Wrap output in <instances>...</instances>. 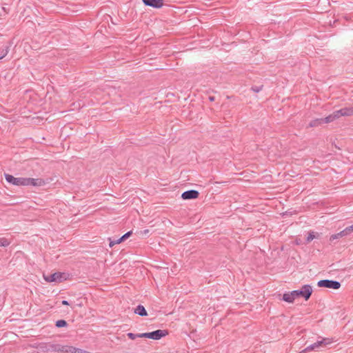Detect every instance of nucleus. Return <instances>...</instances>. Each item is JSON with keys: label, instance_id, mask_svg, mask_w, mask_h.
I'll return each mask as SVG.
<instances>
[{"label": "nucleus", "instance_id": "c756f323", "mask_svg": "<svg viewBox=\"0 0 353 353\" xmlns=\"http://www.w3.org/2000/svg\"><path fill=\"white\" fill-rule=\"evenodd\" d=\"M1 58H2V57H0V59H1Z\"/></svg>", "mask_w": 353, "mask_h": 353}, {"label": "nucleus", "instance_id": "423d86ee", "mask_svg": "<svg viewBox=\"0 0 353 353\" xmlns=\"http://www.w3.org/2000/svg\"><path fill=\"white\" fill-rule=\"evenodd\" d=\"M199 195V193L198 191L194 190H190L184 192L182 194L181 197L184 200H188V199H196V198H198Z\"/></svg>", "mask_w": 353, "mask_h": 353}, {"label": "nucleus", "instance_id": "f03ea898", "mask_svg": "<svg viewBox=\"0 0 353 353\" xmlns=\"http://www.w3.org/2000/svg\"><path fill=\"white\" fill-rule=\"evenodd\" d=\"M312 293V287L310 285H304L301 290L285 293L283 296V300L288 303H292L296 298L299 296H303L305 300H308Z\"/></svg>", "mask_w": 353, "mask_h": 353}, {"label": "nucleus", "instance_id": "412c9836", "mask_svg": "<svg viewBox=\"0 0 353 353\" xmlns=\"http://www.w3.org/2000/svg\"><path fill=\"white\" fill-rule=\"evenodd\" d=\"M127 335L132 340H134L137 338H139L138 337V334H133L132 332H129V333L127 334Z\"/></svg>", "mask_w": 353, "mask_h": 353}, {"label": "nucleus", "instance_id": "393cba45", "mask_svg": "<svg viewBox=\"0 0 353 353\" xmlns=\"http://www.w3.org/2000/svg\"><path fill=\"white\" fill-rule=\"evenodd\" d=\"M138 337L139 338H148L149 339V332L138 334Z\"/></svg>", "mask_w": 353, "mask_h": 353}, {"label": "nucleus", "instance_id": "20e7f679", "mask_svg": "<svg viewBox=\"0 0 353 353\" xmlns=\"http://www.w3.org/2000/svg\"><path fill=\"white\" fill-rule=\"evenodd\" d=\"M317 285L321 288L323 287L334 290L339 289L341 287V283L339 281L327 279L319 281Z\"/></svg>", "mask_w": 353, "mask_h": 353}, {"label": "nucleus", "instance_id": "6e6552de", "mask_svg": "<svg viewBox=\"0 0 353 353\" xmlns=\"http://www.w3.org/2000/svg\"><path fill=\"white\" fill-rule=\"evenodd\" d=\"M143 2L146 5L153 8H159L163 5V0H142Z\"/></svg>", "mask_w": 353, "mask_h": 353}, {"label": "nucleus", "instance_id": "6ab92c4d", "mask_svg": "<svg viewBox=\"0 0 353 353\" xmlns=\"http://www.w3.org/2000/svg\"><path fill=\"white\" fill-rule=\"evenodd\" d=\"M67 325V322L65 320H59L56 322V326L57 327H65Z\"/></svg>", "mask_w": 353, "mask_h": 353}, {"label": "nucleus", "instance_id": "ddd939ff", "mask_svg": "<svg viewBox=\"0 0 353 353\" xmlns=\"http://www.w3.org/2000/svg\"><path fill=\"white\" fill-rule=\"evenodd\" d=\"M345 236H347V235L344 229L343 230L341 231L340 232H339L337 234L331 235L330 237V241H333L335 239H339V238H341V237H343Z\"/></svg>", "mask_w": 353, "mask_h": 353}, {"label": "nucleus", "instance_id": "a878e982", "mask_svg": "<svg viewBox=\"0 0 353 353\" xmlns=\"http://www.w3.org/2000/svg\"><path fill=\"white\" fill-rule=\"evenodd\" d=\"M110 240V244H109V246L110 248H112L114 245L116 244H118L119 243H117V240L116 241H112L110 239H109Z\"/></svg>", "mask_w": 353, "mask_h": 353}, {"label": "nucleus", "instance_id": "2eb2a0df", "mask_svg": "<svg viewBox=\"0 0 353 353\" xmlns=\"http://www.w3.org/2000/svg\"><path fill=\"white\" fill-rule=\"evenodd\" d=\"M319 339H321V342L323 345V347H325L327 345L332 344L333 342L332 339L330 338L319 337Z\"/></svg>", "mask_w": 353, "mask_h": 353}, {"label": "nucleus", "instance_id": "0eeeda50", "mask_svg": "<svg viewBox=\"0 0 353 353\" xmlns=\"http://www.w3.org/2000/svg\"><path fill=\"white\" fill-rule=\"evenodd\" d=\"M321 347H323V345L321 344V340H319V341H317L316 342L314 343L313 344L307 346V347H305L303 350L300 352V353L309 352L312 350H319Z\"/></svg>", "mask_w": 353, "mask_h": 353}, {"label": "nucleus", "instance_id": "b1692460", "mask_svg": "<svg viewBox=\"0 0 353 353\" xmlns=\"http://www.w3.org/2000/svg\"><path fill=\"white\" fill-rule=\"evenodd\" d=\"M263 85L261 86H253L252 87V90H253L254 92H259L262 90Z\"/></svg>", "mask_w": 353, "mask_h": 353}, {"label": "nucleus", "instance_id": "7ed1b4c3", "mask_svg": "<svg viewBox=\"0 0 353 353\" xmlns=\"http://www.w3.org/2000/svg\"><path fill=\"white\" fill-rule=\"evenodd\" d=\"M48 350H50V352H61V353H84L85 351H83L81 349L76 348L72 346L69 345H61L59 344H53L50 343V346Z\"/></svg>", "mask_w": 353, "mask_h": 353}, {"label": "nucleus", "instance_id": "cd10ccee", "mask_svg": "<svg viewBox=\"0 0 353 353\" xmlns=\"http://www.w3.org/2000/svg\"><path fill=\"white\" fill-rule=\"evenodd\" d=\"M210 101H214V97H210Z\"/></svg>", "mask_w": 353, "mask_h": 353}, {"label": "nucleus", "instance_id": "f257e3e1", "mask_svg": "<svg viewBox=\"0 0 353 353\" xmlns=\"http://www.w3.org/2000/svg\"><path fill=\"white\" fill-rule=\"evenodd\" d=\"M5 178L7 182L17 186H43L46 184L45 181L42 179L16 178L9 174H5Z\"/></svg>", "mask_w": 353, "mask_h": 353}, {"label": "nucleus", "instance_id": "4be33fe9", "mask_svg": "<svg viewBox=\"0 0 353 353\" xmlns=\"http://www.w3.org/2000/svg\"><path fill=\"white\" fill-rule=\"evenodd\" d=\"M315 238L314 234L313 232H311L309 233L307 237V241L310 242L312 241Z\"/></svg>", "mask_w": 353, "mask_h": 353}, {"label": "nucleus", "instance_id": "9b49d317", "mask_svg": "<svg viewBox=\"0 0 353 353\" xmlns=\"http://www.w3.org/2000/svg\"><path fill=\"white\" fill-rule=\"evenodd\" d=\"M134 313L137 314L141 316H147V314H148L145 307L141 305H139L135 308Z\"/></svg>", "mask_w": 353, "mask_h": 353}, {"label": "nucleus", "instance_id": "9d476101", "mask_svg": "<svg viewBox=\"0 0 353 353\" xmlns=\"http://www.w3.org/2000/svg\"><path fill=\"white\" fill-rule=\"evenodd\" d=\"M342 117H350L353 115L352 108L345 107L341 110Z\"/></svg>", "mask_w": 353, "mask_h": 353}, {"label": "nucleus", "instance_id": "dca6fc26", "mask_svg": "<svg viewBox=\"0 0 353 353\" xmlns=\"http://www.w3.org/2000/svg\"><path fill=\"white\" fill-rule=\"evenodd\" d=\"M132 231H129L127 233H125L124 235H123L121 238L118 239L117 240V243H121L122 241H125V239H127L128 237H130L132 234Z\"/></svg>", "mask_w": 353, "mask_h": 353}, {"label": "nucleus", "instance_id": "bb28decb", "mask_svg": "<svg viewBox=\"0 0 353 353\" xmlns=\"http://www.w3.org/2000/svg\"><path fill=\"white\" fill-rule=\"evenodd\" d=\"M62 304L65 305H68L69 303H68V301L63 300V301H62Z\"/></svg>", "mask_w": 353, "mask_h": 353}, {"label": "nucleus", "instance_id": "aec40b11", "mask_svg": "<svg viewBox=\"0 0 353 353\" xmlns=\"http://www.w3.org/2000/svg\"><path fill=\"white\" fill-rule=\"evenodd\" d=\"M345 231L347 235H349L350 233L353 232V224L350 226L345 228Z\"/></svg>", "mask_w": 353, "mask_h": 353}, {"label": "nucleus", "instance_id": "5701e85b", "mask_svg": "<svg viewBox=\"0 0 353 353\" xmlns=\"http://www.w3.org/2000/svg\"><path fill=\"white\" fill-rule=\"evenodd\" d=\"M10 244L9 241L6 239H1V245L2 247H6Z\"/></svg>", "mask_w": 353, "mask_h": 353}, {"label": "nucleus", "instance_id": "c85d7f7f", "mask_svg": "<svg viewBox=\"0 0 353 353\" xmlns=\"http://www.w3.org/2000/svg\"><path fill=\"white\" fill-rule=\"evenodd\" d=\"M148 232H149L148 230H145L143 231V233L144 234H147V233H148Z\"/></svg>", "mask_w": 353, "mask_h": 353}, {"label": "nucleus", "instance_id": "1a4fd4ad", "mask_svg": "<svg viewBox=\"0 0 353 353\" xmlns=\"http://www.w3.org/2000/svg\"><path fill=\"white\" fill-rule=\"evenodd\" d=\"M62 275L59 272H56L48 276H44V279L48 282H60L61 281Z\"/></svg>", "mask_w": 353, "mask_h": 353}, {"label": "nucleus", "instance_id": "39448f33", "mask_svg": "<svg viewBox=\"0 0 353 353\" xmlns=\"http://www.w3.org/2000/svg\"><path fill=\"white\" fill-rule=\"evenodd\" d=\"M168 334L167 330H157L151 332H149V339L154 340H159L162 337L166 336Z\"/></svg>", "mask_w": 353, "mask_h": 353}, {"label": "nucleus", "instance_id": "f8f14e48", "mask_svg": "<svg viewBox=\"0 0 353 353\" xmlns=\"http://www.w3.org/2000/svg\"><path fill=\"white\" fill-rule=\"evenodd\" d=\"M49 346L50 343H42L39 344L37 348L41 352H50V350H48Z\"/></svg>", "mask_w": 353, "mask_h": 353}, {"label": "nucleus", "instance_id": "f3484780", "mask_svg": "<svg viewBox=\"0 0 353 353\" xmlns=\"http://www.w3.org/2000/svg\"><path fill=\"white\" fill-rule=\"evenodd\" d=\"M334 121L332 114L328 115L327 117L323 119V123H329L331 122H333Z\"/></svg>", "mask_w": 353, "mask_h": 353}, {"label": "nucleus", "instance_id": "a211bd4d", "mask_svg": "<svg viewBox=\"0 0 353 353\" xmlns=\"http://www.w3.org/2000/svg\"><path fill=\"white\" fill-rule=\"evenodd\" d=\"M332 115L334 121L342 117L340 110L334 111L333 113H332Z\"/></svg>", "mask_w": 353, "mask_h": 353}, {"label": "nucleus", "instance_id": "4468645a", "mask_svg": "<svg viewBox=\"0 0 353 353\" xmlns=\"http://www.w3.org/2000/svg\"><path fill=\"white\" fill-rule=\"evenodd\" d=\"M323 123V119H316L310 122L309 127L310 128L317 127Z\"/></svg>", "mask_w": 353, "mask_h": 353}]
</instances>
